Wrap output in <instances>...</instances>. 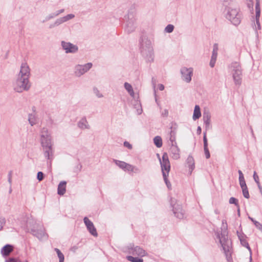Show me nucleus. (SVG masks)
I'll return each instance as SVG.
<instances>
[{"instance_id": "f8f14e48", "label": "nucleus", "mask_w": 262, "mask_h": 262, "mask_svg": "<svg viewBox=\"0 0 262 262\" xmlns=\"http://www.w3.org/2000/svg\"><path fill=\"white\" fill-rule=\"evenodd\" d=\"M180 72L182 75V79L187 83H189L191 80V77L193 75V69L191 68L182 67L181 69Z\"/></svg>"}, {"instance_id": "2f4dec72", "label": "nucleus", "mask_w": 262, "mask_h": 262, "mask_svg": "<svg viewBox=\"0 0 262 262\" xmlns=\"http://www.w3.org/2000/svg\"><path fill=\"white\" fill-rule=\"evenodd\" d=\"M113 161L115 162V163L120 168L122 169H125V167L126 166V163L123 161L117 160L114 159Z\"/></svg>"}, {"instance_id": "bf43d9fd", "label": "nucleus", "mask_w": 262, "mask_h": 262, "mask_svg": "<svg viewBox=\"0 0 262 262\" xmlns=\"http://www.w3.org/2000/svg\"><path fill=\"white\" fill-rule=\"evenodd\" d=\"M64 11V9H61L60 10H59L56 12L57 15L58 16L59 14L63 13Z\"/></svg>"}, {"instance_id": "774afa93", "label": "nucleus", "mask_w": 262, "mask_h": 262, "mask_svg": "<svg viewBox=\"0 0 262 262\" xmlns=\"http://www.w3.org/2000/svg\"><path fill=\"white\" fill-rule=\"evenodd\" d=\"M134 171L135 172H138L139 171V169H138V170H135V169Z\"/></svg>"}, {"instance_id": "864d4df0", "label": "nucleus", "mask_w": 262, "mask_h": 262, "mask_svg": "<svg viewBox=\"0 0 262 262\" xmlns=\"http://www.w3.org/2000/svg\"><path fill=\"white\" fill-rule=\"evenodd\" d=\"M123 145L125 147H127V148L129 149H132L133 148L132 145L130 144L128 142L125 141L123 143Z\"/></svg>"}, {"instance_id": "9d476101", "label": "nucleus", "mask_w": 262, "mask_h": 262, "mask_svg": "<svg viewBox=\"0 0 262 262\" xmlns=\"http://www.w3.org/2000/svg\"><path fill=\"white\" fill-rule=\"evenodd\" d=\"M91 62L87 63L84 65L77 64L74 67V73L77 77H80L87 72L92 67Z\"/></svg>"}, {"instance_id": "bb28decb", "label": "nucleus", "mask_w": 262, "mask_h": 262, "mask_svg": "<svg viewBox=\"0 0 262 262\" xmlns=\"http://www.w3.org/2000/svg\"><path fill=\"white\" fill-rule=\"evenodd\" d=\"M124 85V88L127 91V92L129 93L130 96L134 98L135 93L132 85L128 83V82H125Z\"/></svg>"}, {"instance_id": "e433bc0d", "label": "nucleus", "mask_w": 262, "mask_h": 262, "mask_svg": "<svg viewBox=\"0 0 262 262\" xmlns=\"http://www.w3.org/2000/svg\"><path fill=\"white\" fill-rule=\"evenodd\" d=\"M135 169L138 170V168L135 166H133L132 165L126 163V166L125 167V169H124V170H127L128 171H133V172Z\"/></svg>"}, {"instance_id": "338daca9", "label": "nucleus", "mask_w": 262, "mask_h": 262, "mask_svg": "<svg viewBox=\"0 0 262 262\" xmlns=\"http://www.w3.org/2000/svg\"><path fill=\"white\" fill-rule=\"evenodd\" d=\"M237 207V213H238V215H240L239 206H238V207Z\"/></svg>"}, {"instance_id": "0eeeda50", "label": "nucleus", "mask_w": 262, "mask_h": 262, "mask_svg": "<svg viewBox=\"0 0 262 262\" xmlns=\"http://www.w3.org/2000/svg\"><path fill=\"white\" fill-rule=\"evenodd\" d=\"M125 21V31L130 33L135 31L136 28L135 18L134 13L129 12L127 15L124 16Z\"/></svg>"}, {"instance_id": "c85d7f7f", "label": "nucleus", "mask_w": 262, "mask_h": 262, "mask_svg": "<svg viewBox=\"0 0 262 262\" xmlns=\"http://www.w3.org/2000/svg\"><path fill=\"white\" fill-rule=\"evenodd\" d=\"M154 143L158 148L162 146V139L160 136H157L154 138Z\"/></svg>"}, {"instance_id": "1a4fd4ad", "label": "nucleus", "mask_w": 262, "mask_h": 262, "mask_svg": "<svg viewBox=\"0 0 262 262\" xmlns=\"http://www.w3.org/2000/svg\"><path fill=\"white\" fill-rule=\"evenodd\" d=\"M176 200L172 198L170 199V205L172 207V211L176 217L179 219H182L184 216V211L182 206L176 203Z\"/></svg>"}, {"instance_id": "052dcab7", "label": "nucleus", "mask_w": 262, "mask_h": 262, "mask_svg": "<svg viewBox=\"0 0 262 262\" xmlns=\"http://www.w3.org/2000/svg\"><path fill=\"white\" fill-rule=\"evenodd\" d=\"M202 129L200 126H198L196 129V133L198 135H200L201 134Z\"/></svg>"}, {"instance_id": "6e6d98bb", "label": "nucleus", "mask_w": 262, "mask_h": 262, "mask_svg": "<svg viewBox=\"0 0 262 262\" xmlns=\"http://www.w3.org/2000/svg\"><path fill=\"white\" fill-rule=\"evenodd\" d=\"M216 60L211 59L209 65L211 68H213L215 66Z\"/></svg>"}, {"instance_id": "f3484780", "label": "nucleus", "mask_w": 262, "mask_h": 262, "mask_svg": "<svg viewBox=\"0 0 262 262\" xmlns=\"http://www.w3.org/2000/svg\"><path fill=\"white\" fill-rule=\"evenodd\" d=\"M255 19H256V24L257 27H256V29L260 30L261 29L260 24L259 23V17L260 15V1L259 0H256V5H255Z\"/></svg>"}, {"instance_id": "680f3d73", "label": "nucleus", "mask_w": 262, "mask_h": 262, "mask_svg": "<svg viewBox=\"0 0 262 262\" xmlns=\"http://www.w3.org/2000/svg\"><path fill=\"white\" fill-rule=\"evenodd\" d=\"M168 115V111L167 110H164V112L162 113V115L164 116H167Z\"/></svg>"}, {"instance_id": "a211bd4d", "label": "nucleus", "mask_w": 262, "mask_h": 262, "mask_svg": "<svg viewBox=\"0 0 262 262\" xmlns=\"http://www.w3.org/2000/svg\"><path fill=\"white\" fill-rule=\"evenodd\" d=\"M30 232L33 235L36 236L39 239H42L46 236L44 230L41 228L37 229H35L34 227L31 228Z\"/></svg>"}, {"instance_id": "4be33fe9", "label": "nucleus", "mask_w": 262, "mask_h": 262, "mask_svg": "<svg viewBox=\"0 0 262 262\" xmlns=\"http://www.w3.org/2000/svg\"><path fill=\"white\" fill-rule=\"evenodd\" d=\"M207 132L203 133L204 150L206 158L209 159L210 157V152L208 148V141L207 139Z\"/></svg>"}, {"instance_id": "2eb2a0df", "label": "nucleus", "mask_w": 262, "mask_h": 262, "mask_svg": "<svg viewBox=\"0 0 262 262\" xmlns=\"http://www.w3.org/2000/svg\"><path fill=\"white\" fill-rule=\"evenodd\" d=\"M30 75V68L27 63L26 62L22 63L17 76L29 79Z\"/></svg>"}, {"instance_id": "c756f323", "label": "nucleus", "mask_w": 262, "mask_h": 262, "mask_svg": "<svg viewBox=\"0 0 262 262\" xmlns=\"http://www.w3.org/2000/svg\"><path fill=\"white\" fill-rule=\"evenodd\" d=\"M224 7L225 8L231 5H235L232 0H218Z\"/></svg>"}, {"instance_id": "c9c22d12", "label": "nucleus", "mask_w": 262, "mask_h": 262, "mask_svg": "<svg viewBox=\"0 0 262 262\" xmlns=\"http://www.w3.org/2000/svg\"><path fill=\"white\" fill-rule=\"evenodd\" d=\"M241 242V245L246 247V248H247L249 251L251 252V249L249 245V244L248 243V242L247 241L246 239H241V241H240Z\"/></svg>"}, {"instance_id": "4d7b16f0", "label": "nucleus", "mask_w": 262, "mask_h": 262, "mask_svg": "<svg viewBox=\"0 0 262 262\" xmlns=\"http://www.w3.org/2000/svg\"><path fill=\"white\" fill-rule=\"evenodd\" d=\"M11 176H12V171H10L8 174V182L10 185L12 183Z\"/></svg>"}, {"instance_id": "37998d69", "label": "nucleus", "mask_w": 262, "mask_h": 262, "mask_svg": "<svg viewBox=\"0 0 262 262\" xmlns=\"http://www.w3.org/2000/svg\"><path fill=\"white\" fill-rule=\"evenodd\" d=\"M45 178L44 173L41 171H39L37 173V179L39 181H41Z\"/></svg>"}, {"instance_id": "09e8293b", "label": "nucleus", "mask_w": 262, "mask_h": 262, "mask_svg": "<svg viewBox=\"0 0 262 262\" xmlns=\"http://www.w3.org/2000/svg\"><path fill=\"white\" fill-rule=\"evenodd\" d=\"M253 179H254L255 182L256 183L257 185H259L260 184V183L259 181V178L255 171L254 172Z\"/></svg>"}, {"instance_id": "7c9ffc66", "label": "nucleus", "mask_w": 262, "mask_h": 262, "mask_svg": "<svg viewBox=\"0 0 262 262\" xmlns=\"http://www.w3.org/2000/svg\"><path fill=\"white\" fill-rule=\"evenodd\" d=\"M126 259L131 262H143V259L138 257H134L131 255L127 256Z\"/></svg>"}, {"instance_id": "8fccbe9b", "label": "nucleus", "mask_w": 262, "mask_h": 262, "mask_svg": "<svg viewBox=\"0 0 262 262\" xmlns=\"http://www.w3.org/2000/svg\"><path fill=\"white\" fill-rule=\"evenodd\" d=\"M217 56V52H216V49L213 50L211 59L216 60Z\"/></svg>"}, {"instance_id": "79ce46f5", "label": "nucleus", "mask_w": 262, "mask_h": 262, "mask_svg": "<svg viewBox=\"0 0 262 262\" xmlns=\"http://www.w3.org/2000/svg\"><path fill=\"white\" fill-rule=\"evenodd\" d=\"M242 189V192L244 196L246 199H249L250 198L249 191L248 188H245Z\"/></svg>"}, {"instance_id": "f03ea898", "label": "nucleus", "mask_w": 262, "mask_h": 262, "mask_svg": "<svg viewBox=\"0 0 262 262\" xmlns=\"http://www.w3.org/2000/svg\"><path fill=\"white\" fill-rule=\"evenodd\" d=\"M139 49L147 62H154L155 56L152 41L145 35L141 36L139 39Z\"/></svg>"}, {"instance_id": "6ab92c4d", "label": "nucleus", "mask_w": 262, "mask_h": 262, "mask_svg": "<svg viewBox=\"0 0 262 262\" xmlns=\"http://www.w3.org/2000/svg\"><path fill=\"white\" fill-rule=\"evenodd\" d=\"M77 126L81 129H90V126L85 117H83L77 123Z\"/></svg>"}, {"instance_id": "6e6552de", "label": "nucleus", "mask_w": 262, "mask_h": 262, "mask_svg": "<svg viewBox=\"0 0 262 262\" xmlns=\"http://www.w3.org/2000/svg\"><path fill=\"white\" fill-rule=\"evenodd\" d=\"M126 249L128 253L138 257H142L147 254L143 248L138 246H135L134 244L132 243L127 245Z\"/></svg>"}, {"instance_id": "473e14b6", "label": "nucleus", "mask_w": 262, "mask_h": 262, "mask_svg": "<svg viewBox=\"0 0 262 262\" xmlns=\"http://www.w3.org/2000/svg\"><path fill=\"white\" fill-rule=\"evenodd\" d=\"M55 251L57 253L58 257L59 258V262H64V256L60 250L58 248L54 249Z\"/></svg>"}, {"instance_id": "cd10ccee", "label": "nucleus", "mask_w": 262, "mask_h": 262, "mask_svg": "<svg viewBox=\"0 0 262 262\" xmlns=\"http://www.w3.org/2000/svg\"><path fill=\"white\" fill-rule=\"evenodd\" d=\"M28 121L31 126H33L36 123V117L35 114H29L28 115Z\"/></svg>"}, {"instance_id": "39448f33", "label": "nucleus", "mask_w": 262, "mask_h": 262, "mask_svg": "<svg viewBox=\"0 0 262 262\" xmlns=\"http://www.w3.org/2000/svg\"><path fill=\"white\" fill-rule=\"evenodd\" d=\"M13 86L16 92L20 93L24 91H29L31 86V84L29 79L17 76L16 80L13 83Z\"/></svg>"}, {"instance_id": "a19ab883", "label": "nucleus", "mask_w": 262, "mask_h": 262, "mask_svg": "<svg viewBox=\"0 0 262 262\" xmlns=\"http://www.w3.org/2000/svg\"><path fill=\"white\" fill-rule=\"evenodd\" d=\"M176 126H171V130L169 133L170 136H176V130L177 129V126L176 124H175Z\"/></svg>"}, {"instance_id": "393cba45", "label": "nucleus", "mask_w": 262, "mask_h": 262, "mask_svg": "<svg viewBox=\"0 0 262 262\" xmlns=\"http://www.w3.org/2000/svg\"><path fill=\"white\" fill-rule=\"evenodd\" d=\"M239 174V185L242 189L247 188L246 183L244 179V174L241 170L238 171Z\"/></svg>"}, {"instance_id": "72a5a7b5", "label": "nucleus", "mask_w": 262, "mask_h": 262, "mask_svg": "<svg viewBox=\"0 0 262 262\" xmlns=\"http://www.w3.org/2000/svg\"><path fill=\"white\" fill-rule=\"evenodd\" d=\"M64 23L62 17L59 18L56 20V21L52 24L50 25V28H54L56 26H58L62 23Z\"/></svg>"}, {"instance_id": "9b49d317", "label": "nucleus", "mask_w": 262, "mask_h": 262, "mask_svg": "<svg viewBox=\"0 0 262 262\" xmlns=\"http://www.w3.org/2000/svg\"><path fill=\"white\" fill-rule=\"evenodd\" d=\"M61 46L65 51V52L67 54L72 53L74 54L78 52V47L77 45H74L70 42H66L65 41H62L61 42Z\"/></svg>"}, {"instance_id": "ea45409f", "label": "nucleus", "mask_w": 262, "mask_h": 262, "mask_svg": "<svg viewBox=\"0 0 262 262\" xmlns=\"http://www.w3.org/2000/svg\"><path fill=\"white\" fill-rule=\"evenodd\" d=\"M57 16V15L56 12L51 13L45 18V19L43 20L42 22L44 23L45 21H48L50 19H52Z\"/></svg>"}, {"instance_id": "c03bdc74", "label": "nucleus", "mask_w": 262, "mask_h": 262, "mask_svg": "<svg viewBox=\"0 0 262 262\" xmlns=\"http://www.w3.org/2000/svg\"><path fill=\"white\" fill-rule=\"evenodd\" d=\"M93 92L98 98H102L103 97V95L96 87L93 88Z\"/></svg>"}, {"instance_id": "e2e57ef3", "label": "nucleus", "mask_w": 262, "mask_h": 262, "mask_svg": "<svg viewBox=\"0 0 262 262\" xmlns=\"http://www.w3.org/2000/svg\"><path fill=\"white\" fill-rule=\"evenodd\" d=\"M77 249H78V247L76 246H74L71 248V250L73 251L74 252H75Z\"/></svg>"}, {"instance_id": "5fc2aeb1", "label": "nucleus", "mask_w": 262, "mask_h": 262, "mask_svg": "<svg viewBox=\"0 0 262 262\" xmlns=\"http://www.w3.org/2000/svg\"><path fill=\"white\" fill-rule=\"evenodd\" d=\"M5 262H20L18 260L14 258H9L8 259H6Z\"/></svg>"}, {"instance_id": "dca6fc26", "label": "nucleus", "mask_w": 262, "mask_h": 262, "mask_svg": "<svg viewBox=\"0 0 262 262\" xmlns=\"http://www.w3.org/2000/svg\"><path fill=\"white\" fill-rule=\"evenodd\" d=\"M203 119L205 126L206 131L205 132H206L207 130L211 128V125L210 124L211 115L208 111H205L203 113Z\"/></svg>"}, {"instance_id": "13d9d810", "label": "nucleus", "mask_w": 262, "mask_h": 262, "mask_svg": "<svg viewBox=\"0 0 262 262\" xmlns=\"http://www.w3.org/2000/svg\"><path fill=\"white\" fill-rule=\"evenodd\" d=\"M158 89L160 91H163L164 89V86L162 84H160L158 85Z\"/></svg>"}, {"instance_id": "de8ad7c7", "label": "nucleus", "mask_w": 262, "mask_h": 262, "mask_svg": "<svg viewBox=\"0 0 262 262\" xmlns=\"http://www.w3.org/2000/svg\"><path fill=\"white\" fill-rule=\"evenodd\" d=\"M6 223V220L4 217H0V231L3 229L4 225Z\"/></svg>"}, {"instance_id": "49530a36", "label": "nucleus", "mask_w": 262, "mask_h": 262, "mask_svg": "<svg viewBox=\"0 0 262 262\" xmlns=\"http://www.w3.org/2000/svg\"><path fill=\"white\" fill-rule=\"evenodd\" d=\"M236 233H237V235L238 237V239H239L240 241H241V239H246L247 236L244 233H241L238 231H237Z\"/></svg>"}, {"instance_id": "5701e85b", "label": "nucleus", "mask_w": 262, "mask_h": 262, "mask_svg": "<svg viewBox=\"0 0 262 262\" xmlns=\"http://www.w3.org/2000/svg\"><path fill=\"white\" fill-rule=\"evenodd\" d=\"M67 182L65 181H61L58 185L57 193L60 195H63L66 191Z\"/></svg>"}, {"instance_id": "58836bf2", "label": "nucleus", "mask_w": 262, "mask_h": 262, "mask_svg": "<svg viewBox=\"0 0 262 262\" xmlns=\"http://www.w3.org/2000/svg\"><path fill=\"white\" fill-rule=\"evenodd\" d=\"M229 202L230 204H234L236 207H238V200L234 197L230 198Z\"/></svg>"}, {"instance_id": "7ed1b4c3", "label": "nucleus", "mask_w": 262, "mask_h": 262, "mask_svg": "<svg viewBox=\"0 0 262 262\" xmlns=\"http://www.w3.org/2000/svg\"><path fill=\"white\" fill-rule=\"evenodd\" d=\"M227 227V226L226 225L225 227V229L222 230L221 233H216V237L219 239L227 261L230 262L232 260V242L231 240L228 238Z\"/></svg>"}, {"instance_id": "4468645a", "label": "nucleus", "mask_w": 262, "mask_h": 262, "mask_svg": "<svg viewBox=\"0 0 262 262\" xmlns=\"http://www.w3.org/2000/svg\"><path fill=\"white\" fill-rule=\"evenodd\" d=\"M83 222L89 232L93 236L97 237L98 236V233L93 222L91 221H90L87 217H84Z\"/></svg>"}, {"instance_id": "69168bd1", "label": "nucleus", "mask_w": 262, "mask_h": 262, "mask_svg": "<svg viewBox=\"0 0 262 262\" xmlns=\"http://www.w3.org/2000/svg\"><path fill=\"white\" fill-rule=\"evenodd\" d=\"M166 185L167 187L169 189H170V187H171V184H170V182H169V183H167V184H166Z\"/></svg>"}, {"instance_id": "f257e3e1", "label": "nucleus", "mask_w": 262, "mask_h": 262, "mask_svg": "<svg viewBox=\"0 0 262 262\" xmlns=\"http://www.w3.org/2000/svg\"><path fill=\"white\" fill-rule=\"evenodd\" d=\"M40 142L45 157L48 160H52L53 156L52 139L46 127H43L40 131Z\"/></svg>"}, {"instance_id": "3c124183", "label": "nucleus", "mask_w": 262, "mask_h": 262, "mask_svg": "<svg viewBox=\"0 0 262 262\" xmlns=\"http://www.w3.org/2000/svg\"><path fill=\"white\" fill-rule=\"evenodd\" d=\"M162 175L165 184L169 183V182H170L168 181L167 179L168 173H166V172H163Z\"/></svg>"}, {"instance_id": "0e129e2a", "label": "nucleus", "mask_w": 262, "mask_h": 262, "mask_svg": "<svg viewBox=\"0 0 262 262\" xmlns=\"http://www.w3.org/2000/svg\"><path fill=\"white\" fill-rule=\"evenodd\" d=\"M214 49H216V52H217L218 48H217V45L216 43H215L213 45V50H214Z\"/></svg>"}, {"instance_id": "412c9836", "label": "nucleus", "mask_w": 262, "mask_h": 262, "mask_svg": "<svg viewBox=\"0 0 262 262\" xmlns=\"http://www.w3.org/2000/svg\"><path fill=\"white\" fill-rule=\"evenodd\" d=\"M170 151L172 154V157L174 159H178L180 158V150L177 145H171Z\"/></svg>"}, {"instance_id": "a18cd8bd", "label": "nucleus", "mask_w": 262, "mask_h": 262, "mask_svg": "<svg viewBox=\"0 0 262 262\" xmlns=\"http://www.w3.org/2000/svg\"><path fill=\"white\" fill-rule=\"evenodd\" d=\"M75 17V15L73 14H68L67 15L62 17V18L64 20V22H66L71 19Z\"/></svg>"}, {"instance_id": "aec40b11", "label": "nucleus", "mask_w": 262, "mask_h": 262, "mask_svg": "<svg viewBox=\"0 0 262 262\" xmlns=\"http://www.w3.org/2000/svg\"><path fill=\"white\" fill-rule=\"evenodd\" d=\"M13 251V246L11 245L7 244L4 246L1 249V253L2 255L6 257L10 255Z\"/></svg>"}, {"instance_id": "423d86ee", "label": "nucleus", "mask_w": 262, "mask_h": 262, "mask_svg": "<svg viewBox=\"0 0 262 262\" xmlns=\"http://www.w3.org/2000/svg\"><path fill=\"white\" fill-rule=\"evenodd\" d=\"M232 70L233 79L235 85H240L242 80V69L240 64L237 62H232L230 66Z\"/></svg>"}, {"instance_id": "603ef678", "label": "nucleus", "mask_w": 262, "mask_h": 262, "mask_svg": "<svg viewBox=\"0 0 262 262\" xmlns=\"http://www.w3.org/2000/svg\"><path fill=\"white\" fill-rule=\"evenodd\" d=\"M169 140L171 143V145H177V143L176 142V136H170Z\"/></svg>"}, {"instance_id": "b1692460", "label": "nucleus", "mask_w": 262, "mask_h": 262, "mask_svg": "<svg viewBox=\"0 0 262 262\" xmlns=\"http://www.w3.org/2000/svg\"><path fill=\"white\" fill-rule=\"evenodd\" d=\"M186 162L189 168V173L191 174L195 167L194 160L192 156L190 155L188 156L186 160Z\"/></svg>"}, {"instance_id": "ddd939ff", "label": "nucleus", "mask_w": 262, "mask_h": 262, "mask_svg": "<svg viewBox=\"0 0 262 262\" xmlns=\"http://www.w3.org/2000/svg\"><path fill=\"white\" fill-rule=\"evenodd\" d=\"M160 162L162 172H166V173H168L170 169V164L167 153L164 152L163 154L162 160L160 159Z\"/></svg>"}, {"instance_id": "4c0bfd02", "label": "nucleus", "mask_w": 262, "mask_h": 262, "mask_svg": "<svg viewBox=\"0 0 262 262\" xmlns=\"http://www.w3.org/2000/svg\"><path fill=\"white\" fill-rule=\"evenodd\" d=\"M174 30V26L171 24L168 25L165 28V31L167 33H171Z\"/></svg>"}, {"instance_id": "20e7f679", "label": "nucleus", "mask_w": 262, "mask_h": 262, "mask_svg": "<svg viewBox=\"0 0 262 262\" xmlns=\"http://www.w3.org/2000/svg\"><path fill=\"white\" fill-rule=\"evenodd\" d=\"M224 14L225 18L234 26H238L241 22L242 14L235 5L225 8Z\"/></svg>"}, {"instance_id": "a878e982", "label": "nucleus", "mask_w": 262, "mask_h": 262, "mask_svg": "<svg viewBox=\"0 0 262 262\" xmlns=\"http://www.w3.org/2000/svg\"><path fill=\"white\" fill-rule=\"evenodd\" d=\"M201 116V110L199 105H196L194 107L192 118L194 120L199 119Z\"/></svg>"}, {"instance_id": "f704fd0d", "label": "nucleus", "mask_w": 262, "mask_h": 262, "mask_svg": "<svg viewBox=\"0 0 262 262\" xmlns=\"http://www.w3.org/2000/svg\"><path fill=\"white\" fill-rule=\"evenodd\" d=\"M248 218L253 223L255 227L262 232V225L258 222L255 220L253 218L249 216Z\"/></svg>"}]
</instances>
